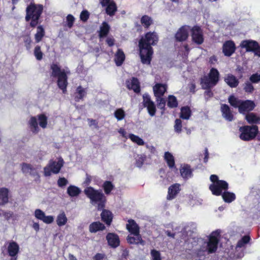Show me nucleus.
Returning a JSON list of instances; mask_svg holds the SVG:
<instances>
[{"label":"nucleus","instance_id":"obj_1","mask_svg":"<svg viewBox=\"0 0 260 260\" xmlns=\"http://www.w3.org/2000/svg\"><path fill=\"white\" fill-rule=\"evenodd\" d=\"M84 193L90 200L92 204L97 205L98 210H102L101 214L102 220L107 225H110L112 221L113 215L109 210L104 209L107 202V198L102 191L89 186L84 189Z\"/></svg>","mask_w":260,"mask_h":260},{"label":"nucleus","instance_id":"obj_2","mask_svg":"<svg viewBox=\"0 0 260 260\" xmlns=\"http://www.w3.org/2000/svg\"><path fill=\"white\" fill-rule=\"evenodd\" d=\"M158 37L154 32H147L139 41V55L142 63L150 64L153 54L152 46L156 44Z\"/></svg>","mask_w":260,"mask_h":260},{"label":"nucleus","instance_id":"obj_3","mask_svg":"<svg viewBox=\"0 0 260 260\" xmlns=\"http://www.w3.org/2000/svg\"><path fill=\"white\" fill-rule=\"evenodd\" d=\"M44 10V6L42 4H35L31 2L26 8L25 20L29 21V26L35 28L40 23V19Z\"/></svg>","mask_w":260,"mask_h":260},{"label":"nucleus","instance_id":"obj_4","mask_svg":"<svg viewBox=\"0 0 260 260\" xmlns=\"http://www.w3.org/2000/svg\"><path fill=\"white\" fill-rule=\"evenodd\" d=\"M50 69L52 72L51 76L53 78H57V85L63 93L67 91V88L68 85L67 72L64 69H61L60 67L55 63H52L50 65Z\"/></svg>","mask_w":260,"mask_h":260},{"label":"nucleus","instance_id":"obj_5","mask_svg":"<svg viewBox=\"0 0 260 260\" xmlns=\"http://www.w3.org/2000/svg\"><path fill=\"white\" fill-rule=\"evenodd\" d=\"M220 74L217 69L212 68L207 75L201 78L200 84L202 89L212 88L218 83Z\"/></svg>","mask_w":260,"mask_h":260},{"label":"nucleus","instance_id":"obj_6","mask_svg":"<svg viewBox=\"0 0 260 260\" xmlns=\"http://www.w3.org/2000/svg\"><path fill=\"white\" fill-rule=\"evenodd\" d=\"M239 138L244 141H249L254 139L258 133V128L256 125H244L240 127Z\"/></svg>","mask_w":260,"mask_h":260},{"label":"nucleus","instance_id":"obj_7","mask_svg":"<svg viewBox=\"0 0 260 260\" xmlns=\"http://www.w3.org/2000/svg\"><path fill=\"white\" fill-rule=\"evenodd\" d=\"M220 231L216 230L211 233L209 237L207 249L209 253L216 252L219 241Z\"/></svg>","mask_w":260,"mask_h":260},{"label":"nucleus","instance_id":"obj_8","mask_svg":"<svg viewBox=\"0 0 260 260\" xmlns=\"http://www.w3.org/2000/svg\"><path fill=\"white\" fill-rule=\"evenodd\" d=\"M209 188L213 195L219 196L222 194L223 191H224L229 189V184L227 182L222 180L216 183L211 184Z\"/></svg>","mask_w":260,"mask_h":260},{"label":"nucleus","instance_id":"obj_9","mask_svg":"<svg viewBox=\"0 0 260 260\" xmlns=\"http://www.w3.org/2000/svg\"><path fill=\"white\" fill-rule=\"evenodd\" d=\"M192 41L197 45L202 44L204 41L203 30L198 25H194L191 29Z\"/></svg>","mask_w":260,"mask_h":260},{"label":"nucleus","instance_id":"obj_10","mask_svg":"<svg viewBox=\"0 0 260 260\" xmlns=\"http://www.w3.org/2000/svg\"><path fill=\"white\" fill-rule=\"evenodd\" d=\"M143 105L147 108L148 113L151 116L155 115L156 108L154 103L151 100L150 95L148 94H144L143 95Z\"/></svg>","mask_w":260,"mask_h":260},{"label":"nucleus","instance_id":"obj_11","mask_svg":"<svg viewBox=\"0 0 260 260\" xmlns=\"http://www.w3.org/2000/svg\"><path fill=\"white\" fill-rule=\"evenodd\" d=\"M255 107V103L251 100H242L238 109L241 114H245L252 111Z\"/></svg>","mask_w":260,"mask_h":260},{"label":"nucleus","instance_id":"obj_12","mask_svg":"<svg viewBox=\"0 0 260 260\" xmlns=\"http://www.w3.org/2000/svg\"><path fill=\"white\" fill-rule=\"evenodd\" d=\"M188 26L184 25L178 29L175 35V38L177 42H184L188 39Z\"/></svg>","mask_w":260,"mask_h":260},{"label":"nucleus","instance_id":"obj_13","mask_svg":"<svg viewBox=\"0 0 260 260\" xmlns=\"http://www.w3.org/2000/svg\"><path fill=\"white\" fill-rule=\"evenodd\" d=\"M236 45L232 40L226 41L223 44L222 52L226 56H231L236 51Z\"/></svg>","mask_w":260,"mask_h":260},{"label":"nucleus","instance_id":"obj_14","mask_svg":"<svg viewBox=\"0 0 260 260\" xmlns=\"http://www.w3.org/2000/svg\"><path fill=\"white\" fill-rule=\"evenodd\" d=\"M220 111L222 116L228 121H232L234 119V116L230 106L225 104H222L220 106Z\"/></svg>","mask_w":260,"mask_h":260},{"label":"nucleus","instance_id":"obj_15","mask_svg":"<svg viewBox=\"0 0 260 260\" xmlns=\"http://www.w3.org/2000/svg\"><path fill=\"white\" fill-rule=\"evenodd\" d=\"M7 245V252L8 255L11 257L16 256L19 252V246L14 241L7 242L5 245Z\"/></svg>","mask_w":260,"mask_h":260},{"label":"nucleus","instance_id":"obj_16","mask_svg":"<svg viewBox=\"0 0 260 260\" xmlns=\"http://www.w3.org/2000/svg\"><path fill=\"white\" fill-rule=\"evenodd\" d=\"M181 190L180 185L179 183H175L171 185L168 188L167 199L172 200L175 199Z\"/></svg>","mask_w":260,"mask_h":260},{"label":"nucleus","instance_id":"obj_17","mask_svg":"<svg viewBox=\"0 0 260 260\" xmlns=\"http://www.w3.org/2000/svg\"><path fill=\"white\" fill-rule=\"evenodd\" d=\"M106 239L109 245L114 248L117 247L120 244L118 236L113 233H109L106 236Z\"/></svg>","mask_w":260,"mask_h":260},{"label":"nucleus","instance_id":"obj_18","mask_svg":"<svg viewBox=\"0 0 260 260\" xmlns=\"http://www.w3.org/2000/svg\"><path fill=\"white\" fill-rule=\"evenodd\" d=\"M240 46L243 48H245L247 52H253L256 47L258 46V43L255 41L246 40L241 42Z\"/></svg>","mask_w":260,"mask_h":260},{"label":"nucleus","instance_id":"obj_19","mask_svg":"<svg viewBox=\"0 0 260 260\" xmlns=\"http://www.w3.org/2000/svg\"><path fill=\"white\" fill-rule=\"evenodd\" d=\"M154 96L156 98L162 96L167 90L166 84L156 83L153 87Z\"/></svg>","mask_w":260,"mask_h":260},{"label":"nucleus","instance_id":"obj_20","mask_svg":"<svg viewBox=\"0 0 260 260\" xmlns=\"http://www.w3.org/2000/svg\"><path fill=\"white\" fill-rule=\"evenodd\" d=\"M192 171L189 165L184 164L181 166L180 169L181 176L184 179H188L192 176Z\"/></svg>","mask_w":260,"mask_h":260},{"label":"nucleus","instance_id":"obj_21","mask_svg":"<svg viewBox=\"0 0 260 260\" xmlns=\"http://www.w3.org/2000/svg\"><path fill=\"white\" fill-rule=\"evenodd\" d=\"M126 224V229L129 233L134 235H139L140 228L133 219H129Z\"/></svg>","mask_w":260,"mask_h":260},{"label":"nucleus","instance_id":"obj_22","mask_svg":"<svg viewBox=\"0 0 260 260\" xmlns=\"http://www.w3.org/2000/svg\"><path fill=\"white\" fill-rule=\"evenodd\" d=\"M224 82L231 88L237 87L239 83V80L233 74H227L224 78Z\"/></svg>","mask_w":260,"mask_h":260},{"label":"nucleus","instance_id":"obj_23","mask_svg":"<svg viewBox=\"0 0 260 260\" xmlns=\"http://www.w3.org/2000/svg\"><path fill=\"white\" fill-rule=\"evenodd\" d=\"M127 87L129 89L133 90L137 93H139L141 91L140 82L138 78L136 77H133L131 82L127 83Z\"/></svg>","mask_w":260,"mask_h":260},{"label":"nucleus","instance_id":"obj_24","mask_svg":"<svg viewBox=\"0 0 260 260\" xmlns=\"http://www.w3.org/2000/svg\"><path fill=\"white\" fill-rule=\"evenodd\" d=\"M105 7L106 13L110 16H114L117 11L116 4L113 0L109 1V3Z\"/></svg>","mask_w":260,"mask_h":260},{"label":"nucleus","instance_id":"obj_25","mask_svg":"<svg viewBox=\"0 0 260 260\" xmlns=\"http://www.w3.org/2000/svg\"><path fill=\"white\" fill-rule=\"evenodd\" d=\"M9 190L8 188L3 187L0 188V205L3 206L9 202Z\"/></svg>","mask_w":260,"mask_h":260},{"label":"nucleus","instance_id":"obj_26","mask_svg":"<svg viewBox=\"0 0 260 260\" xmlns=\"http://www.w3.org/2000/svg\"><path fill=\"white\" fill-rule=\"evenodd\" d=\"M125 58V54L121 49H118L115 55L114 60L117 66H121L123 63Z\"/></svg>","mask_w":260,"mask_h":260},{"label":"nucleus","instance_id":"obj_27","mask_svg":"<svg viewBox=\"0 0 260 260\" xmlns=\"http://www.w3.org/2000/svg\"><path fill=\"white\" fill-rule=\"evenodd\" d=\"M45 35V30L43 25L37 26V32L35 34V40L36 43L40 42Z\"/></svg>","mask_w":260,"mask_h":260},{"label":"nucleus","instance_id":"obj_28","mask_svg":"<svg viewBox=\"0 0 260 260\" xmlns=\"http://www.w3.org/2000/svg\"><path fill=\"white\" fill-rule=\"evenodd\" d=\"M110 30V27L108 23L106 21L103 22L100 28L99 32V38H103L106 37L109 34Z\"/></svg>","mask_w":260,"mask_h":260},{"label":"nucleus","instance_id":"obj_29","mask_svg":"<svg viewBox=\"0 0 260 260\" xmlns=\"http://www.w3.org/2000/svg\"><path fill=\"white\" fill-rule=\"evenodd\" d=\"M135 236L136 237L129 236H127L126 239L128 243L130 244H141L142 245H144L145 244V241L142 239V238L140 234L139 235Z\"/></svg>","mask_w":260,"mask_h":260},{"label":"nucleus","instance_id":"obj_30","mask_svg":"<svg viewBox=\"0 0 260 260\" xmlns=\"http://www.w3.org/2000/svg\"><path fill=\"white\" fill-rule=\"evenodd\" d=\"M251 240L250 237L249 235H245L239 240L236 246V249L238 251V249L242 248L244 250L246 248V245L248 244Z\"/></svg>","mask_w":260,"mask_h":260},{"label":"nucleus","instance_id":"obj_31","mask_svg":"<svg viewBox=\"0 0 260 260\" xmlns=\"http://www.w3.org/2000/svg\"><path fill=\"white\" fill-rule=\"evenodd\" d=\"M29 127L33 134H36L39 132L38 123L36 117L31 116L28 121Z\"/></svg>","mask_w":260,"mask_h":260},{"label":"nucleus","instance_id":"obj_32","mask_svg":"<svg viewBox=\"0 0 260 260\" xmlns=\"http://www.w3.org/2000/svg\"><path fill=\"white\" fill-rule=\"evenodd\" d=\"M105 229V226L100 221H95L91 223L89 226V230L90 233H96L99 231H103Z\"/></svg>","mask_w":260,"mask_h":260},{"label":"nucleus","instance_id":"obj_33","mask_svg":"<svg viewBox=\"0 0 260 260\" xmlns=\"http://www.w3.org/2000/svg\"><path fill=\"white\" fill-rule=\"evenodd\" d=\"M245 119L249 124H257L260 122V117L254 113H248L245 116Z\"/></svg>","mask_w":260,"mask_h":260},{"label":"nucleus","instance_id":"obj_34","mask_svg":"<svg viewBox=\"0 0 260 260\" xmlns=\"http://www.w3.org/2000/svg\"><path fill=\"white\" fill-rule=\"evenodd\" d=\"M86 93L85 89L81 86H78L76 89V92H75V101L77 102H79L80 100L83 99L86 95Z\"/></svg>","mask_w":260,"mask_h":260},{"label":"nucleus","instance_id":"obj_35","mask_svg":"<svg viewBox=\"0 0 260 260\" xmlns=\"http://www.w3.org/2000/svg\"><path fill=\"white\" fill-rule=\"evenodd\" d=\"M191 115V110L188 106H183L181 108L180 118L182 119L188 120Z\"/></svg>","mask_w":260,"mask_h":260},{"label":"nucleus","instance_id":"obj_36","mask_svg":"<svg viewBox=\"0 0 260 260\" xmlns=\"http://www.w3.org/2000/svg\"><path fill=\"white\" fill-rule=\"evenodd\" d=\"M164 159L170 168H175V159L170 152L167 151L165 153Z\"/></svg>","mask_w":260,"mask_h":260},{"label":"nucleus","instance_id":"obj_37","mask_svg":"<svg viewBox=\"0 0 260 260\" xmlns=\"http://www.w3.org/2000/svg\"><path fill=\"white\" fill-rule=\"evenodd\" d=\"M221 196L223 201L225 203H230L236 199V196L235 193L226 190L224 191Z\"/></svg>","mask_w":260,"mask_h":260},{"label":"nucleus","instance_id":"obj_38","mask_svg":"<svg viewBox=\"0 0 260 260\" xmlns=\"http://www.w3.org/2000/svg\"><path fill=\"white\" fill-rule=\"evenodd\" d=\"M228 100L229 103L232 107L239 109V105L242 101L241 100L239 99L233 94L230 95Z\"/></svg>","mask_w":260,"mask_h":260},{"label":"nucleus","instance_id":"obj_39","mask_svg":"<svg viewBox=\"0 0 260 260\" xmlns=\"http://www.w3.org/2000/svg\"><path fill=\"white\" fill-rule=\"evenodd\" d=\"M81 192L80 188L74 185H70L67 189L68 194L72 197L78 196Z\"/></svg>","mask_w":260,"mask_h":260},{"label":"nucleus","instance_id":"obj_40","mask_svg":"<svg viewBox=\"0 0 260 260\" xmlns=\"http://www.w3.org/2000/svg\"><path fill=\"white\" fill-rule=\"evenodd\" d=\"M49 165L52 169V172L54 174L58 173L62 167V163L56 161H50Z\"/></svg>","mask_w":260,"mask_h":260},{"label":"nucleus","instance_id":"obj_41","mask_svg":"<svg viewBox=\"0 0 260 260\" xmlns=\"http://www.w3.org/2000/svg\"><path fill=\"white\" fill-rule=\"evenodd\" d=\"M56 221L59 226H63L67 223L68 218L64 212H62L57 215Z\"/></svg>","mask_w":260,"mask_h":260},{"label":"nucleus","instance_id":"obj_42","mask_svg":"<svg viewBox=\"0 0 260 260\" xmlns=\"http://www.w3.org/2000/svg\"><path fill=\"white\" fill-rule=\"evenodd\" d=\"M102 187L106 194H109L112 190L114 188V185L110 181H105Z\"/></svg>","mask_w":260,"mask_h":260},{"label":"nucleus","instance_id":"obj_43","mask_svg":"<svg viewBox=\"0 0 260 260\" xmlns=\"http://www.w3.org/2000/svg\"><path fill=\"white\" fill-rule=\"evenodd\" d=\"M141 23L146 28H148L152 24L153 21L151 18L148 15H143L141 18Z\"/></svg>","mask_w":260,"mask_h":260},{"label":"nucleus","instance_id":"obj_44","mask_svg":"<svg viewBox=\"0 0 260 260\" xmlns=\"http://www.w3.org/2000/svg\"><path fill=\"white\" fill-rule=\"evenodd\" d=\"M167 105L170 108H175L177 107L178 103L175 96L173 95H170L168 96Z\"/></svg>","mask_w":260,"mask_h":260},{"label":"nucleus","instance_id":"obj_45","mask_svg":"<svg viewBox=\"0 0 260 260\" xmlns=\"http://www.w3.org/2000/svg\"><path fill=\"white\" fill-rule=\"evenodd\" d=\"M40 126L45 128L47 125V117L44 114H41L37 116Z\"/></svg>","mask_w":260,"mask_h":260},{"label":"nucleus","instance_id":"obj_46","mask_svg":"<svg viewBox=\"0 0 260 260\" xmlns=\"http://www.w3.org/2000/svg\"><path fill=\"white\" fill-rule=\"evenodd\" d=\"M114 115L118 121H120L125 117V113L122 108H118L115 111Z\"/></svg>","mask_w":260,"mask_h":260},{"label":"nucleus","instance_id":"obj_47","mask_svg":"<svg viewBox=\"0 0 260 260\" xmlns=\"http://www.w3.org/2000/svg\"><path fill=\"white\" fill-rule=\"evenodd\" d=\"M34 54L36 59L38 60H41L43 58V53L41 51V46L37 45L34 51Z\"/></svg>","mask_w":260,"mask_h":260},{"label":"nucleus","instance_id":"obj_48","mask_svg":"<svg viewBox=\"0 0 260 260\" xmlns=\"http://www.w3.org/2000/svg\"><path fill=\"white\" fill-rule=\"evenodd\" d=\"M129 138L133 142L136 143L139 146H142L144 145V142L143 139L138 136L132 134H129Z\"/></svg>","mask_w":260,"mask_h":260},{"label":"nucleus","instance_id":"obj_49","mask_svg":"<svg viewBox=\"0 0 260 260\" xmlns=\"http://www.w3.org/2000/svg\"><path fill=\"white\" fill-rule=\"evenodd\" d=\"M243 89L244 91L246 93H252L254 90V88L251 82L246 81L244 83Z\"/></svg>","mask_w":260,"mask_h":260},{"label":"nucleus","instance_id":"obj_50","mask_svg":"<svg viewBox=\"0 0 260 260\" xmlns=\"http://www.w3.org/2000/svg\"><path fill=\"white\" fill-rule=\"evenodd\" d=\"M174 131L176 133L180 134L182 132V124L180 119H176L174 126Z\"/></svg>","mask_w":260,"mask_h":260},{"label":"nucleus","instance_id":"obj_51","mask_svg":"<svg viewBox=\"0 0 260 260\" xmlns=\"http://www.w3.org/2000/svg\"><path fill=\"white\" fill-rule=\"evenodd\" d=\"M156 98V101L157 102V107L162 110V111L165 110V106H166V101L164 98H162V96H161V98Z\"/></svg>","mask_w":260,"mask_h":260},{"label":"nucleus","instance_id":"obj_52","mask_svg":"<svg viewBox=\"0 0 260 260\" xmlns=\"http://www.w3.org/2000/svg\"><path fill=\"white\" fill-rule=\"evenodd\" d=\"M67 26L71 28L73 27L75 21V17L72 14H68L66 18Z\"/></svg>","mask_w":260,"mask_h":260},{"label":"nucleus","instance_id":"obj_53","mask_svg":"<svg viewBox=\"0 0 260 260\" xmlns=\"http://www.w3.org/2000/svg\"><path fill=\"white\" fill-rule=\"evenodd\" d=\"M151 255L152 256V260H161V256L160 252L155 249L151 250Z\"/></svg>","mask_w":260,"mask_h":260},{"label":"nucleus","instance_id":"obj_54","mask_svg":"<svg viewBox=\"0 0 260 260\" xmlns=\"http://www.w3.org/2000/svg\"><path fill=\"white\" fill-rule=\"evenodd\" d=\"M249 80L252 83H258L260 81V74L258 73L252 74L250 77Z\"/></svg>","mask_w":260,"mask_h":260},{"label":"nucleus","instance_id":"obj_55","mask_svg":"<svg viewBox=\"0 0 260 260\" xmlns=\"http://www.w3.org/2000/svg\"><path fill=\"white\" fill-rule=\"evenodd\" d=\"M24 46L26 47V49L27 50H29L31 48V44L32 42V41L31 40V38L29 36H26L24 37Z\"/></svg>","mask_w":260,"mask_h":260},{"label":"nucleus","instance_id":"obj_56","mask_svg":"<svg viewBox=\"0 0 260 260\" xmlns=\"http://www.w3.org/2000/svg\"><path fill=\"white\" fill-rule=\"evenodd\" d=\"M89 17V13L87 10H83L80 13V18L83 22L87 21Z\"/></svg>","mask_w":260,"mask_h":260},{"label":"nucleus","instance_id":"obj_57","mask_svg":"<svg viewBox=\"0 0 260 260\" xmlns=\"http://www.w3.org/2000/svg\"><path fill=\"white\" fill-rule=\"evenodd\" d=\"M45 214L40 209H36L35 212V217L41 220H42L44 217H45Z\"/></svg>","mask_w":260,"mask_h":260},{"label":"nucleus","instance_id":"obj_58","mask_svg":"<svg viewBox=\"0 0 260 260\" xmlns=\"http://www.w3.org/2000/svg\"><path fill=\"white\" fill-rule=\"evenodd\" d=\"M146 157L145 155H141L136 160V166L138 168H141L144 164V162L146 160Z\"/></svg>","mask_w":260,"mask_h":260},{"label":"nucleus","instance_id":"obj_59","mask_svg":"<svg viewBox=\"0 0 260 260\" xmlns=\"http://www.w3.org/2000/svg\"><path fill=\"white\" fill-rule=\"evenodd\" d=\"M22 166V171L24 173H27L29 172V171L31 170L32 168V167L31 165L28 164L26 163H22L21 165Z\"/></svg>","mask_w":260,"mask_h":260},{"label":"nucleus","instance_id":"obj_60","mask_svg":"<svg viewBox=\"0 0 260 260\" xmlns=\"http://www.w3.org/2000/svg\"><path fill=\"white\" fill-rule=\"evenodd\" d=\"M68 183L67 179L64 177H60L57 181V184L59 187H62L65 186Z\"/></svg>","mask_w":260,"mask_h":260},{"label":"nucleus","instance_id":"obj_61","mask_svg":"<svg viewBox=\"0 0 260 260\" xmlns=\"http://www.w3.org/2000/svg\"><path fill=\"white\" fill-rule=\"evenodd\" d=\"M12 215L13 213L12 212H7L3 210H0V216L3 215L7 220H9L11 217H12Z\"/></svg>","mask_w":260,"mask_h":260},{"label":"nucleus","instance_id":"obj_62","mask_svg":"<svg viewBox=\"0 0 260 260\" xmlns=\"http://www.w3.org/2000/svg\"><path fill=\"white\" fill-rule=\"evenodd\" d=\"M244 255V250L242 248L238 249V251H237L235 249V256L237 258H241Z\"/></svg>","mask_w":260,"mask_h":260},{"label":"nucleus","instance_id":"obj_63","mask_svg":"<svg viewBox=\"0 0 260 260\" xmlns=\"http://www.w3.org/2000/svg\"><path fill=\"white\" fill-rule=\"evenodd\" d=\"M206 90L204 92V95L206 101H208L209 98L213 96V93L211 90V88L205 89Z\"/></svg>","mask_w":260,"mask_h":260},{"label":"nucleus","instance_id":"obj_64","mask_svg":"<svg viewBox=\"0 0 260 260\" xmlns=\"http://www.w3.org/2000/svg\"><path fill=\"white\" fill-rule=\"evenodd\" d=\"M54 220V218L53 216L49 215L46 216L45 215V217L43 219L42 221L47 224H50Z\"/></svg>","mask_w":260,"mask_h":260}]
</instances>
